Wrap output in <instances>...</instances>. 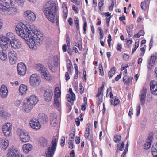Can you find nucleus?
<instances>
[{
  "instance_id": "obj_16",
  "label": "nucleus",
  "mask_w": 157,
  "mask_h": 157,
  "mask_svg": "<svg viewBox=\"0 0 157 157\" xmlns=\"http://www.w3.org/2000/svg\"><path fill=\"white\" fill-rule=\"evenodd\" d=\"M53 93L50 90H46L44 91V97L45 100L49 102L52 99Z\"/></svg>"
},
{
  "instance_id": "obj_63",
  "label": "nucleus",
  "mask_w": 157,
  "mask_h": 157,
  "mask_svg": "<svg viewBox=\"0 0 157 157\" xmlns=\"http://www.w3.org/2000/svg\"><path fill=\"white\" fill-rule=\"evenodd\" d=\"M140 51L141 52L140 53V56H143L145 52V50L144 48V47H143L140 48Z\"/></svg>"
},
{
  "instance_id": "obj_55",
  "label": "nucleus",
  "mask_w": 157,
  "mask_h": 157,
  "mask_svg": "<svg viewBox=\"0 0 157 157\" xmlns=\"http://www.w3.org/2000/svg\"><path fill=\"white\" fill-rule=\"evenodd\" d=\"M87 28V23L86 22H85L84 23V25H83V30H84V32H83V33L84 34H85L86 33V28Z\"/></svg>"
},
{
  "instance_id": "obj_52",
  "label": "nucleus",
  "mask_w": 157,
  "mask_h": 157,
  "mask_svg": "<svg viewBox=\"0 0 157 157\" xmlns=\"http://www.w3.org/2000/svg\"><path fill=\"white\" fill-rule=\"evenodd\" d=\"M54 105L55 106L57 107H59V102L58 99L55 98Z\"/></svg>"
},
{
  "instance_id": "obj_26",
  "label": "nucleus",
  "mask_w": 157,
  "mask_h": 157,
  "mask_svg": "<svg viewBox=\"0 0 157 157\" xmlns=\"http://www.w3.org/2000/svg\"><path fill=\"white\" fill-rule=\"evenodd\" d=\"M27 87L26 85L22 84L20 85L19 89L20 93L21 95L25 94L27 92Z\"/></svg>"
},
{
  "instance_id": "obj_23",
  "label": "nucleus",
  "mask_w": 157,
  "mask_h": 157,
  "mask_svg": "<svg viewBox=\"0 0 157 157\" xmlns=\"http://www.w3.org/2000/svg\"><path fill=\"white\" fill-rule=\"evenodd\" d=\"M8 157H18V150L16 149L12 148L9 151L8 153Z\"/></svg>"
},
{
  "instance_id": "obj_46",
  "label": "nucleus",
  "mask_w": 157,
  "mask_h": 157,
  "mask_svg": "<svg viewBox=\"0 0 157 157\" xmlns=\"http://www.w3.org/2000/svg\"><path fill=\"white\" fill-rule=\"evenodd\" d=\"M69 92L71 96V98L73 100H75V94L73 92L72 89L70 88L69 89Z\"/></svg>"
},
{
  "instance_id": "obj_62",
  "label": "nucleus",
  "mask_w": 157,
  "mask_h": 157,
  "mask_svg": "<svg viewBox=\"0 0 157 157\" xmlns=\"http://www.w3.org/2000/svg\"><path fill=\"white\" fill-rule=\"evenodd\" d=\"M72 8L73 10L75 11V13H78V8L75 5H73L72 6Z\"/></svg>"
},
{
  "instance_id": "obj_53",
  "label": "nucleus",
  "mask_w": 157,
  "mask_h": 157,
  "mask_svg": "<svg viewBox=\"0 0 157 157\" xmlns=\"http://www.w3.org/2000/svg\"><path fill=\"white\" fill-rule=\"evenodd\" d=\"M51 125L53 127H55L57 124V121H53L52 120H50Z\"/></svg>"
},
{
  "instance_id": "obj_18",
  "label": "nucleus",
  "mask_w": 157,
  "mask_h": 157,
  "mask_svg": "<svg viewBox=\"0 0 157 157\" xmlns=\"http://www.w3.org/2000/svg\"><path fill=\"white\" fill-rule=\"evenodd\" d=\"M147 90L146 88H143L140 91L139 97L142 105H144L145 103Z\"/></svg>"
},
{
  "instance_id": "obj_59",
  "label": "nucleus",
  "mask_w": 157,
  "mask_h": 157,
  "mask_svg": "<svg viewBox=\"0 0 157 157\" xmlns=\"http://www.w3.org/2000/svg\"><path fill=\"white\" fill-rule=\"evenodd\" d=\"M79 87L80 90V92L81 94H82L84 91V87L81 84H79Z\"/></svg>"
},
{
  "instance_id": "obj_9",
  "label": "nucleus",
  "mask_w": 157,
  "mask_h": 157,
  "mask_svg": "<svg viewBox=\"0 0 157 157\" xmlns=\"http://www.w3.org/2000/svg\"><path fill=\"white\" fill-rule=\"evenodd\" d=\"M59 58L57 56H55L53 58L48 62V66L52 71L54 72L55 71V67L58 65Z\"/></svg>"
},
{
  "instance_id": "obj_15",
  "label": "nucleus",
  "mask_w": 157,
  "mask_h": 157,
  "mask_svg": "<svg viewBox=\"0 0 157 157\" xmlns=\"http://www.w3.org/2000/svg\"><path fill=\"white\" fill-rule=\"evenodd\" d=\"M30 125L33 128L36 130L39 129L41 127V125L37 120L35 118H32L30 121Z\"/></svg>"
},
{
  "instance_id": "obj_17",
  "label": "nucleus",
  "mask_w": 157,
  "mask_h": 157,
  "mask_svg": "<svg viewBox=\"0 0 157 157\" xmlns=\"http://www.w3.org/2000/svg\"><path fill=\"white\" fill-rule=\"evenodd\" d=\"M37 118L39 121L42 124H45L47 123L48 119L47 115L42 113H40L38 116Z\"/></svg>"
},
{
  "instance_id": "obj_11",
  "label": "nucleus",
  "mask_w": 157,
  "mask_h": 157,
  "mask_svg": "<svg viewBox=\"0 0 157 157\" xmlns=\"http://www.w3.org/2000/svg\"><path fill=\"white\" fill-rule=\"evenodd\" d=\"M24 15L26 19L31 22H33L35 20L36 16L35 14L30 10H27L25 11Z\"/></svg>"
},
{
  "instance_id": "obj_64",
  "label": "nucleus",
  "mask_w": 157,
  "mask_h": 157,
  "mask_svg": "<svg viewBox=\"0 0 157 157\" xmlns=\"http://www.w3.org/2000/svg\"><path fill=\"white\" fill-rule=\"evenodd\" d=\"M150 59L153 62H155L156 59V57L155 56H154V55H152L151 56Z\"/></svg>"
},
{
  "instance_id": "obj_22",
  "label": "nucleus",
  "mask_w": 157,
  "mask_h": 157,
  "mask_svg": "<svg viewBox=\"0 0 157 157\" xmlns=\"http://www.w3.org/2000/svg\"><path fill=\"white\" fill-rule=\"evenodd\" d=\"M11 47L15 49H18L21 47V43L17 39H15L14 40L11 42L10 44Z\"/></svg>"
},
{
  "instance_id": "obj_31",
  "label": "nucleus",
  "mask_w": 157,
  "mask_h": 157,
  "mask_svg": "<svg viewBox=\"0 0 157 157\" xmlns=\"http://www.w3.org/2000/svg\"><path fill=\"white\" fill-rule=\"evenodd\" d=\"M7 58V55L6 51H1L0 52V59L2 60H6Z\"/></svg>"
},
{
  "instance_id": "obj_27",
  "label": "nucleus",
  "mask_w": 157,
  "mask_h": 157,
  "mask_svg": "<svg viewBox=\"0 0 157 157\" xmlns=\"http://www.w3.org/2000/svg\"><path fill=\"white\" fill-rule=\"evenodd\" d=\"M10 116V114L8 112L4 111L2 110L0 111V117L2 118L6 119L9 118Z\"/></svg>"
},
{
  "instance_id": "obj_12",
  "label": "nucleus",
  "mask_w": 157,
  "mask_h": 157,
  "mask_svg": "<svg viewBox=\"0 0 157 157\" xmlns=\"http://www.w3.org/2000/svg\"><path fill=\"white\" fill-rule=\"evenodd\" d=\"M16 52L13 50L10 51L8 53L9 63L12 65L15 64L17 60Z\"/></svg>"
},
{
  "instance_id": "obj_48",
  "label": "nucleus",
  "mask_w": 157,
  "mask_h": 157,
  "mask_svg": "<svg viewBox=\"0 0 157 157\" xmlns=\"http://www.w3.org/2000/svg\"><path fill=\"white\" fill-rule=\"evenodd\" d=\"M154 62H153L150 59L148 61L147 63L149 64L148 66V67L149 69H151L152 67V64Z\"/></svg>"
},
{
  "instance_id": "obj_19",
  "label": "nucleus",
  "mask_w": 157,
  "mask_h": 157,
  "mask_svg": "<svg viewBox=\"0 0 157 157\" xmlns=\"http://www.w3.org/2000/svg\"><path fill=\"white\" fill-rule=\"evenodd\" d=\"M27 41V44L29 48L33 50H35L36 48V46L35 42L36 40L32 38L29 37L28 38L25 40Z\"/></svg>"
},
{
  "instance_id": "obj_36",
  "label": "nucleus",
  "mask_w": 157,
  "mask_h": 157,
  "mask_svg": "<svg viewBox=\"0 0 157 157\" xmlns=\"http://www.w3.org/2000/svg\"><path fill=\"white\" fill-rule=\"evenodd\" d=\"M149 2H142L141 4V8L144 10H146L149 6Z\"/></svg>"
},
{
  "instance_id": "obj_41",
  "label": "nucleus",
  "mask_w": 157,
  "mask_h": 157,
  "mask_svg": "<svg viewBox=\"0 0 157 157\" xmlns=\"http://www.w3.org/2000/svg\"><path fill=\"white\" fill-rule=\"evenodd\" d=\"M144 32L143 30H140L137 34L134 35V37L136 38H139L141 36H143Z\"/></svg>"
},
{
  "instance_id": "obj_7",
  "label": "nucleus",
  "mask_w": 157,
  "mask_h": 157,
  "mask_svg": "<svg viewBox=\"0 0 157 157\" xmlns=\"http://www.w3.org/2000/svg\"><path fill=\"white\" fill-rule=\"evenodd\" d=\"M31 35H32L30 37L36 41V42L39 43V44H40L43 40V34L35 29L34 27L32 31Z\"/></svg>"
},
{
  "instance_id": "obj_40",
  "label": "nucleus",
  "mask_w": 157,
  "mask_h": 157,
  "mask_svg": "<svg viewBox=\"0 0 157 157\" xmlns=\"http://www.w3.org/2000/svg\"><path fill=\"white\" fill-rule=\"evenodd\" d=\"M151 151L152 154L153 153H157V143H154L151 148Z\"/></svg>"
},
{
  "instance_id": "obj_43",
  "label": "nucleus",
  "mask_w": 157,
  "mask_h": 157,
  "mask_svg": "<svg viewBox=\"0 0 157 157\" xmlns=\"http://www.w3.org/2000/svg\"><path fill=\"white\" fill-rule=\"evenodd\" d=\"M139 45V41L138 40H136V41L135 43V45L134 48L133 49L132 52V54H133L135 51L136 50L137 48L138 47Z\"/></svg>"
},
{
  "instance_id": "obj_14",
  "label": "nucleus",
  "mask_w": 157,
  "mask_h": 157,
  "mask_svg": "<svg viewBox=\"0 0 157 157\" xmlns=\"http://www.w3.org/2000/svg\"><path fill=\"white\" fill-rule=\"evenodd\" d=\"M17 9L15 7H7L3 10V14H6L8 15H14L17 13Z\"/></svg>"
},
{
  "instance_id": "obj_10",
  "label": "nucleus",
  "mask_w": 157,
  "mask_h": 157,
  "mask_svg": "<svg viewBox=\"0 0 157 157\" xmlns=\"http://www.w3.org/2000/svg\"><path fill=\"white\" fill-rule=\"evenodd\" d=\"M12 125L9 123L5 124L2 127V130L5 135L8 136L10 135L11 133Z\"/></svg>"
},
{
  "instance_id": "obj_24",
  "label": "nucleus",
  "mask_w": 157,
  "mask_h": 157,
  "mask_svg": "<svg viewBox=\"0 0 157 157\" xmlns=\"http://www.w3.org/2000/svg\"><path fill=\"white\" fill-rule=\"evenodd\" d=\"M32 148L33 147L31 144L29 143L25 144L23 146V152L25 153H28L31 150Z\"/></svg>"
},
{
  "instance_id": "obj_4",
  "label": "nucleus",
  "mask_w": 157,
  "mask_h": 157,
  "mask_svg": "<svg viewBox=\"0 0 157 157\" xmlns=\"http://www.w3.org/2000/svg\"><path fill=\"white\" fill-rule=\"evenodd\" d=\"M16 39L13 34L10 32L8 33L5 37H0V45L4 50L8 48V42L10 44Z\"/></svg>"
},
{
  "instance_id": "obj_28",
  "label": "nucleus",
  "mask_w": 157,
  "mask_h": 157,
  "mask_svg": "<svg viewBox=\"0 0 157 157\" xmlns=\"http://www.w3.org/2000/svg\"><path fill=\"white\" fill-rule=\"evenodd\" d=\"M36 69L41 74L46 69L45 67L40 64H36L35 66Z\"/></svg>"
},
{
  "instance_id": "obj_54",
  "label": "nucleus",
  "mask_w": 157,
  "mask_h": 157,
  "mask_svg": "<svg viewBox=\"0 0 157 157\" xmlns=\"http://www.w3.org/2000/svg\"><path fill=\"white\" fill-rule=\"evenodd\" d=\"M62 7L63 9V11H65L66 10H67V7L66 6V4L64 2H63L62 5Z\"/></svg>"
},
{
  "instance_id": "obj_58",
  "label": "nucleus",
  "mask_w": 157,
  "mask_h": 157,
  "mask_svg": "<svg viewBox=\"0 0 157 157\" xmlns=\"http://www.w3.org/2000/svg\"><path fill=\"white\" fill-rule=\"evenodd\" d=\"M129 58V56L128 55L126 54H124L123 56V59L124 60L127 61Z\"/></svg>"
},
{
  "instance_id": "obj_60",
  "label": "nucleus",
  "mask_w": 157,
  "mask_h": 157,
  "mask_svg": "<svg viewBox=\"0 0 157 157\" xmlns=\"http://www.w3.org/2000/svg\"><path fill=\"white\" fill-rule=\"evenodd\" d=\"M66 40L67 41V45L68 47H70V38L69 36H67L66 38Z\"/></svg>"
},
{
  "instance_id": "obj_25",
  "label": "nucleus",
  "mask_w": 157,
  "mask_h": 157,
  "mask_svg": "<svg viewBox=\"0 0 157 157\" xmlns=\"http://www.w3.org/2000/svg\"><path fill=\"white\" fill-rule=\"evenodd\" d=\"M41 75L42 78L46 80L49 81L52 79L50 75L46 70L41 74Z\"/></svg>"
},
{
  "instance_id": "obj_44",
  "label": "nucleus",
  "mask_w": 157,
  "mask_h": 157,
  "mask_svg": "<svg viewBox=\"0 0 157 157\" xmlns=\"http://www.w3.org/2000/svg\"><path fill=\"white\" fill-rule=\"evenodd\" d=\"M5 3L7 5H12L14 2L16 0H4Z\"/></svg>"
},
{
  "instance_id": "obj_32",
  "label": "nucleus",
  "mask_w": 157,
  "mask_h": 157,
  "mask_svg": "<svg viewBox=\"0 0 157 157\" xmlns=\"http://www.w3.org/2000/svg\"><path fill=\"white\" fill-rule=\"evenodd\" d=\"M90 124L89 123L87 124L86 126L87 128H86L84 135V137L86 138H88L90 135Z\"/></svg>"
},
{
  "instance_id": "obj_56",
  "label": "nucleus",
  "mask_w": 157,
  "mask_h": 157,
  "mask_svg": "<svg viewBox=\"0 0 157 157\" xmlns=\"http://www.w3.org/2000/svg\"><path fill=\"white\" fill-rule=\"evenodd\" d=\"M104 5V0H100V2L98 3V6L100 9Z\"/></svg>"
},
{
  "instance_id": "obj_38",
  "label": "nucleus",
  "mask_w": 157,
  "mask_h": 157,
  "mask_svg": "<svg viewBox=\"0 0 157 157\" xmlns=\"http://www.w3.org/2000/svg\"><path fill=\"white\" fill-rule=\"evenodd\" d=\"M115 72V67H113L108 73V76L109 78L112 77Z\"/></svg>"
},
{
  "instance_id": "obj_29",
  "label": "nucleus",
  "mask_w": 157,
  "mask_h": 157,
  "mask_svg": "<svg viewBox=\"0 0 157 157\" xmlns=\"http://www.w3.org/2000/svg\"><path fill=\"white\" fill-rule=\"evenodd\" d=\"M0 147L3 150H6L9 146V142L7 140H2L0 144Z\"/></svg>"
},
{
  "instance_id": "obj_42",
  "label": "nucleus",
  "mask_w": 157,
  "mask_h": 157,
  "mask_svg": "<svg viewBox=\"0 0 157 157\" xmlns=\"http://www.w3.org/2000/svg\"><path fill=\"white\" fill-rule=\"evenodd\" d=\"M66 97L67 99V101L70 102L71 104L73 105L74 104V101L71 98V96L70 94H67L66 95Z\"/></svg>"
},
{
  "instance_id": "obj_51",
  "label": "nucleus",
  "mask_w": 157,
  "mask_h": 157,
  "mask_svg": "<svg viewBox=\"0 0 157 157\" xmlns=\"http://www.w3.org/2000/svg\"><path fill=\"white\" fill-rule=\"evenodd\" d=\"M50 120L57 121V116L55 114H52L50 117Z\"/></svg>"
},
{
  "instance_id": "obj_20",
  "label": "nucleus",
  "mask_w": 157,
  "mask_h": 157,
  "mask_svg": "<svg viewBox=\"0 0 157 157\" xmlns=\"http://www.w3.org/2000/svg\"><path fill=\"white\" fill-rule=\"evenodd\" d=\"M8 90L6 86L4 85H2L0 90V95L3 98H6L7 96Z\"/></svg>"
},
{
  "instance_id": "obj_50",
  "label": "nucleus",
  "mask_w": 157,
  "mask_h": 157,
  "mask_svg": "<svg viewBox=\"0 0 157 157\" xmlns=\"http://www.w3.org/2000/svg\"><path fill=\"white\" fill-rule=\"evenodd\" d=\"M141 107L140 105H138L136 107V115L138 116L139 115L140 113Z\"/></svg>"
},
{
  "instance_id": "obj_3",
  "label": "nucleus",
  "mask_w": 157,
  "mask_h": 157,
  "mask_svg": "<svg viewBox=\"0 0 157 157\" xmlns=\"http://www.w3.org/2000/svg\"><path fill=\"white\" fill-rule=\"evenodd\" d=\"M27 101L23 105L24 110L27 113L30 111L33 107L37 103L39 99L35 95L33 94L27 98Z\"/></svg>"
},
{
  "instance_id": "obj_21",
  "label": "nucleus",
  "mask_w": 157,
  "mask_h": 157,
  "mask_svg": "<svg viewBox=\"0 0 157 157\" xmlns=\"http://www.w3.org/2000/svg\"><path fill=\"white\" fill-rule=\"evenodd\" d=\"M151 91L152 94L157 95V82L154 80L151 81L150 82Z\"/></svg>"
},
{
  "instance_id": "obj_33",
  "label": "nucleus",
  "mask_w": 157,
  "mask_h": 157,
  "mask_svg": "<svg viewBox=\"0 0 157 157\" xmlns=\"http://www.w3.org/2000/svg\"><path fill=\"white\" fill-rule=\"evenodd\" d=\"M124 144L123 142H122L121 143H119L117 144L116 151L118 153L119 151H123L124 149Z\"/></svg>"
},
{
  "instance_id": "obj_47",
  "label": "nucleus",
  "mask_w": 157,
  "mask_h": 157,
  "mask_svg": "<svg viewBox=\"0 0 157 157\" xmlns=\"http://www.w3.org/2000/svg\"><path fill=\"white\" fill-rule=\"evenodd\" d=\"M121 136L120 135L115 136L114 138V141L115 143H117L121 140Z\"/></svg>"
},
{
  "instance_id": "obj_35",
  "label": "nucleus",
  "mask_w": 157,
  "mask_h": 157,
  "mask_svg": "<svg viewBox=\"0 0 157 157\" xmlns=\"http://www.w3.org/2000/svg\"><path fill=\"white\" fill-rule=\"evenodd\" d=\"M151 137H150L149 139L147 140V142L144 145V149H147L150 147L151 144Z\"/></svg>"
},
{
  "instance_id": "obj_49",
  "label": "nucleus",
  "mask_w": 157,
  "mask_h": 157,
  "mask_svg": "<svg viewBox=\"0 0 157 157\" xmlns=\"http://www.w3.org/2000/svg\"><path fill=\"white\" fill-rule=\"evenodd\" d=\"M82 44L81 41H78V46L76 45L77 46L79 50L81 51L82 49Z\"/></svg>"
},
{
  "instance_id": "obj_5",
  "label": "nucleus",
  "mask_w": 157,
  "mask_h": 157,
  "mask_svg": "<svg viewBox=\"0 0 157 157\" xmlns=\"http://www.w3.org/2000/svg\"><path fill=\"white\" fill-rule=\"evenodd\" d=\"M16 133L21 141L25 143L28 142L30 140V136L29 133L25 130L17 129Z\"/></svg>"
},
{
  "instance_id": "obj_57",
  "label": "nucleus",
  "mask_w": 157,
  "mask_h": 157,
  "mask_svg": "<svg viewBox=\"0 0 157 157\" xmlns=\"http://www.w3.org/2000/svg\"><path fill=\"white\" fill-rule=\"evenodd\" d=\"M65 139L64 137H62L61 142V146L63 147L64 145Z\"/></svg>"
},
{
  "instance_id": "obj_1",
  "label": "nucleus",
  "mask_w": 157,
  "mask_h": 157,
  "mask_svg": "<svg viewBox=\"0 0 157 157\" xmlns=\"http://www.w3.org/2000/svg\"><path fill=\"white\" fill-rule=\"evenodd\" d=\"M57 9L56 4L53 1L47 2L43 8L46 17L52 23L56 22V25H59V17L56 16Z\"/></svg>"
},
{
  "instance_id": "obj_8",
  "label": "nucleus",
  "mask_w": 157,
  "mask_h": 157,
  "mask_svg": "<svg viewBox=\"0 0 157 157\" xmlns=\"http://www.w3.org/2000/svg\"><path fill=\"white\" fill-rule=\"evenodd\" d=\"M40 81V78L37 74H33L30 77V84L32 86H38Z\"/></svg>"
},
{
  "instance_id": "obj_39",
  "label": "nucleus",
  "mask_w": 157,
  "mask_h": 157,
  "mask_svg": "<svg viewBox=\"0 0 157 157\" xmlns=\"http://www.w3.org/2000/svg\"><path fill=\"white\" fill-rule=\"evenodd\" d=\"M5 9H6V6H4L3 2L0 0V13L3 14V10Z\"/></svg>"
},
{
  "instance_id": "obj_37",
  "label": "nucleus",
  "mask_w": 157,
  "mask_h": 157,
  "mask_svg": "<svg viewBox=\"0 0 157 157\" xmlns=\"http://www.w3.org/2000/svg\"><path fill=\"white\" fill-rule=\"evenodd\" d=\"M123 81L125 84L128 85L130 83V78L127 75L124 76L123 77Z\"/></svg>"
},
{
  "instance_id": "obj_34",
  "label": "nucleus",
  "mask_w": 157,
  "mask_h": 157,
  "mask_svg": "<svg viewBox=\"0 0 157 157\" xmlns=\"http://www.w3.org/2000/svg\"><path fill=\"white\" fill-rule=\"evenodd\" d=\"M60 95L61 91L59 87H56L55 91V98L58 99L60 97Z\"/></svg>"
},
{
  "instance_id": "obj_30",
  "label": "nucleus",
  "mask_w": 157,
  "mask_h": 157,
  "mask_svg": "<svg viewBox=\"0 0 157 157\" xmlns=\"http://www.w3.org/2000/svg\"><path fill=\"white\" fill-rule=\"evenodd\" d=\"M39 143L41 146H46L48 144V140L44 138L41 137L40 139Z\"/></svg>"
},
{
  "instance_id": "obj_6",
  "label": "nucleus",
  "mask_w": 157,
  "mask_h": 157,
  "mask_svg": "<svg viewBox=\"0 0 157 157\" xmlns=\"http://www.w3.org/2000/svg\"><path fill=\"white\" fill-rule=\"evenodd\" d=\"M57 147L56 139L53 137L52 142V145L47 150L46 153L47 157H52Z\"/></svg>"
},
{
  "instance_id": "obj_13",
  "label": "nucleus",
  "mask_w": 157,
  "mask_h": 157,
  "mask_svg": "<svg viewBox=\"0 0 157 157\" xmlns=\"http://www.w3.org/2000/svg\"><path fill=\"white\" fill-rule=\"evenodd\" d=\"M18 74L20 75H24L26 72V67L23 63H21L17 65V67Z\"/></svg>"
},
{
  "instance_id": "obj_45",
  "label": "nucleus",
  "mask_w": 157,
  "mask_h": 157,
  "mask_svg": "<svg viewBox=\"0 0 157 157\" xmlns=\"http://www.w3.org/2000/svg\"><path fill=\"white\" fill-rule=\"evenodd\" d=\"M103 87H101L99 88L98 90L97 95L96 96H100V97L103 96V94L102 92Z\"/></svg>"
},
{
  "instance_id": "obj_61",
  "label": "nucleus",
  "mask_w": 157,
  "mask_h": 157,
  "mask_svg": "<svg viewBox=\"0 0 157 157\" xmlns=\"http://www.w3.org/2000/svg\"><path fill=\"white\" fill-rule=\"evenodd\" d=\"M72 67V64H69L68 65H67V68L68 70V71L70 73H71V67Z\"/></svg>"
},
{
  "instance_id": "obj_2",
  "label": "nucleus",
  "mask_w": 157,
  "mask_h": 157,
  "mask_svg": "<svg viewBox=\"0 0 157 157\" xmlns=\"http://www.w3.org/2000/svg\"><path fill=\"white\" fill-rule=\"evenodd\" d=\"M34 26L31 25H26L22 23H19L15 28L16 33L21 37L25 40L30 37Z\"/></svg>"
}]
</instances>
